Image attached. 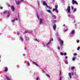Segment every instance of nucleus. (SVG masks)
Here are the masks:
<instances>
[{"mask_svg":"<svg viewBox=\"0 0 80 80\" xmlns=\"http://www.w3.org/2000/svg\"><path fill=\"white\" fill-rule=\"evenodd\" d=\"M46 7L47 8H48V9H49V10H51V9H52V8H51L49 6H48V5Z\"/></svg>","mask_w":80,"mask_h":80,"instance_id":"21","label":"nucleus"},{"mask_svg":"<svg viewBox=\"0 0 80 80\" xmlns=\"http://www.w3.org/2000/svg\"><path fill=\"white\" fill-rule=\"evenodd\" d=\"M51 41H53V39L52 38L51 39V40L49 42H48V43L47 44V45H48L50 44V43H51Z\"/></svg>","mask_w":80,"mask_h":80,"instance_id":"12","label":"nucleus"},{"mask_svg":"<svg viewBox=\"0 0 80 80\" xmlns=\"http://www.w3.org/2000/svg\"><path fill=\"white\" fill-rule=\"evenodd\" d=\"M0 9H3V7H0Z\"/></svg>","mask_w":80,"mask_h":80,"instance_id":"44","label":"nucleus"},{"mask_svg":"<svg viewBox=\"0 0 80 80\" xmlns=\"http://www.w3.org/2000/svg\"><path fill=\"white\" fill-rule=\"evenodd\" d=\"M60 55H63V53L62 52H61Z\"/></svg>","mask_w":80,"mask_h":80,"instance_id":"34","label":"nucleus"},{"mask_svg":"<svg viewBox=\"0 0 80 80\" xmlns=\"http://www.w3.org/2000/svg\"><path fill=\"white\" fill-rule=\"evenodd\" d=\"M71 34H73V33H75V30H73L72 31V32H70Z\"/></svg>","mask_w":80,"mask_h":80,"instance_id":"16","label":"nucleus"},{"mask_svg":"<svg viewBox=\"0 0 80 80\" xmlns=\"http://www.w3.org/2000/svg\"><path fill=\"white\" fill-rule=\"evenodd\" d=\"M32 62L33 64H34V65H36L37 67H39V66H38V65L37 64V62H34L33 61H32Z\"/></svg>","mask_w":80,"mask_h":80,"instance_id":"8","label":"nucleus"},{"mask_svg":"<svg viewBox=\"0 0 80 80\" xmlns=\"http://www.w3.org/2000/svg\"><path fill=\"white\" fill-rule=\"evenodd\" d=\"M15 21V19H13L12 21V22H14Z\"/></svg>","mask_w":80,"mask_h":80,"instance_id":"33","label":"nucleus"},{"mask_svg":"<svg viewBox=\"0 0 80 80\" xmlns=\"http://www.w3.org/2000/svg\"><path fill=\"white\" fill-rule=\"evenodd\" d=\"M72 5H75V4L76 5H78V2L75 0H72Z\"/></svg>","mask_w":80,"mask_h":80,"instance_id":"1","label":"nucleus"},{"mask_svg":"<svg viewBox=\"0 0 80 80\" xmlns=\"http://www.w3.org/2000/svg\"><path fill=\"white\" fill-rule=\"evenodd\" d=\"M74 74H75V73H74L73 72H71V75H74Z\"/></svg>","mask_w":80,"mask_h":80,"instance_id":"29","label":"nucleus"},{"mask_svg":"<svg viewBox=\"0 0 80 80\" xmlns=\"http://www.w3.org/2000/svg\"><path fill=\"white\" fill-rule=\"evenodd\" d=\"M67 10L68 13H70V7L68 6L67 8Z\"/></svg>","mask_w":80,"mask_h":80,"instance_id":"2","label":"nucleus"},{"mask_svg":"<svg viewBox=\"0 0 80 80\" xmlns=\"http://www.w3.org/2000/svg\"><path fill=\"white\" fill-rule=\"evenodd\" d=\"M79 42H80V41H79V40H78L77 41V43H79Z\"/></svg>","mask_w":80,"mask_h":80,"instance_id":"46","label":"nucleus"},{"mask_svg":"<svg viewBox=\"0 0 80 80\" xmlns=\"http://www.w3.org/2000/svg\"><path fill=\"white\" fill-rule=\"evenodd\" d=\"M74 56H76L77 55V53H74L73 54Z\"/></svg>","mask_w":80,"mask_h":80,"instance_id":"37","label":"nucleus"},{"mask_svg":"<svg viewBox=\"0 0 80 80\" xmlns=\"http://www.w3.org/2000/svg\"><path fill=\"white\" fill-rule=\"evenodd\" d=\"M53 30H55V29L57 28V27L56 26V24H54V25L53 26Z\"/></svg>","mask_w":80,"mask_h":80,"instance_id":"4","label":"nucleus"},{"mask_svg":"<svg viewBox=\"0 0 80 80\" xmlns=\"http://www.w3.org/2000/svg\"><path fill=\"white\" fill-rule=\"evenodd\" d=\"M58 50H60V47L58 46V48H57Z\"/></svg>","mask_w":80,"mask_h":80,"instance_id":"41","label":"nucleus"},{"mask_svg":"<svg viewBox=\"0 0 80 80\" xmlns=\"http://www.w3.org/2000/svg\"><path fill=\"white\" fill-rule=\"evenodd\" d=\"M37 17H38V19L39 18V17L38 16H37Z\"/></svg>","mask_w":80,"mask_h":80,"instance_id":"53","label":"nucleus"},{"mask_svg":"<svg viewBox=\"0 0 80 80\" xmlns=\"http://www.w3.org/2000/svg\"><path fill=\"white\" fill-rule=\"evenodd\" d=\"M39 79V77H37L36 78V80H38V79Z\"/></svg>","mask_w":80,"mask_h":80,"instance_id":"40","label":"nucleus"},{"mask_svg":"<svg viewBox=\"0 0 80 80\" xmlns=\"http://www.w3.org/2000/svg\"><path fill=\"white\" fill-rule=\"evenodd\" d=\"M68 75H69L70 78H72V76H71V73H68Z\"/></svg>","mask_w":80,"mask_h":80,"instance_id":"17","label":"nucleus"},{"mask_svg":"<svg viewBox=\"0 0 80 80\" xmlns=\"http://www.w3.org/2000/svg\"><path fill=\"white\" fill-rule=\"evenodd\" d=\"M65 58V59H67V58H68V57H67V56H66Z\"/></svg>","mask_w":80,"mask_h":80,"instance_id":"47","label":"nucleus"},{"mask_svg":"<svg viewBox=\"0 0 80 80\" xmlns=\"http://www.w3.org/2000/svg\"><path fill=\"white\" fill-rule=\"evenodd\" d=\"M77 11V9L76 8H75L74 9V10H73V12H75L76 11Z\"/></svg>","mask_w":80,"mask_h":80,"instance_id":"24","label":"nucleus"},{"mask_svg":"<svg viewBox=\"0 0 80 80\" xmlns=\"http://www.w3.org/2000/svg\"><path fill=\"white\" fill-rule=\"evenodd\" d=\"M4 72H6L7 71H8V68H7V67H5V68L4 69Z\"/></svg>","mask_w":80,"mask_h":80,"instance_id":"13","label":"nucleus"},{"mask_svg":"<svg viewBox=\"0 0 80 80\" xmlns=\"http://www.w3.org/2000/svg\"><path fill=\"white\" fill-rule=\"evenodd\" d=\"M20 39L21 40V41H22V42H23V38L22 37H20Z\"/></svg>","mask_w":80,"mask_h":80,"instance_id":"18","label":"nucleus"},{"mask_svg":"<svg viewBox=\"0 0 80 80\" xmlns=\"http://www.w3.org/2000/svg\"><path fill=\"white\" fill-rule=\"evenodd\" d=\"M8 11L6 10L3 12V14H7V13H8Z\"/></svg>","mask_w":80,"mask_h":80,"instance_id":"9","label":"nucleus"},{"mask_svg":"<svg viewBox=\"0 0 80 80\" xmlns=\"http://www.w3.org/2000/svg\"><path fill=\"white\" fill-rule=\"evenodd\" d=\"M55 8L57 9V8H58V5H56L55 6Z\"/></svg>","mask_w":80,"mask_h":80,"instance_id":"25","label":"nucleus"},{"mask_svg":"<svg viewBox=\"0 0 80 80\" xmlns=\"http://www.w3.org/2000/svg\"><path fill=\"white\" fill-rule=\"evenodd\" d=\"M67 28H66V29L64 30V31H67Z\"/></svg>","mask_w":80,"mask_h":80,"instance_id":"52","label":"nucleus"},{"mask_svg":"<svg viewBox=\"0 0 80 80\" xmlns=\"http://www.w3.org/2000/svg\"><path fill=\"white\" fill-rule=\"evenodd\" d=\"M65 63L66 64H68V62L67 61L65 62Z\"/></svg>","mask_w":80,"mask_h":80,"instance_id":"38","label":"nucleus"},{"mask_svg":"<svg viewBox=\"0 0 80 80\" xmlns=\"http://www.w3.org/2000/svg\"><path fill=\"white\" fill-rule=\"evenodd\" d=\"M10 13L9 12H8V14H7V17H10Z\"/></svg>","mask_w":80,"mask_h":80,"instance_id":"14","label":"nucleus"},{"mask_svg":"<svg viewBox=\"0 0 80 80\" xmlns=\"http://www.w3.org/2000/svg\"><path fill=\"white\" fill-rule=\"evenodd\" d=\"M42 73H45V71H44V70H42Z\"/></svg>","mask_w":80,"mask_h":80,"instance_id":"51","label":"nucleus"},{"mask_svg":"<svg viewBox=\"0 0 80 80\" xmlns=\"http://www.w3.org/2000/svg\"><path fill=\"white\" fill-rule=\"evenodd\" d=\"M24 0H20V2H23Z\"/></svg>","mask_w":80,"mask_h":80,"instance_id":"45","label":"nucleus"},{"mask_svg":"<svg viewBox=\"0 0 80 80\" xmlns=\"http://www.w3.org/2000/svg\"><path fill=\"white\" fill-rule=\"evenodd\" d=\"M35 40L36 42H40L38 40H37V39H35Z\"/></svg>","mask_w":80,"mask_h":80,"instance_id":"28","label":"nucleus"},{"mask_svg":"<svg viewBox=\"0 0 80 80\" xmlns=\"http://www.w3.org/2000/svg\"><path fill=\"white\" fill-rule=\"evenodd\" d=\"M43 20L42 19H40V23L41 24V23H43Z\"/></svg>","mask_w":80,"mask_h":80,"instance_id":"11","label":"nucleus"},{"mask_svg":"<svg viewBox=\"0 0 80 80\" xmlns=\"http://www.w3.org/2000/svg\"><path fill=\"white\" fill-rule=\"evenodd\" d=\"M25 48V50H26V49H27V48Z\"/></svg>","mask_w":80,"mask_h":80,"instance_id":"56","label":"nucleus"},{"mask_svg":"<svg viewBox=\"0 0 80 80\" xmlns=\"http://www.w3.org/2000/svg\"><path fill=\"white\" fill-rule=\"evenodd\" d=\"M5 77L8 80H10V79L9 77H8L7 76H5Z\"/></svg>","mask_w":80,"mask_h":80,"instance_id":"19","label":"nucleus"},{"mask_svg":"<svg viewBox=\"0 0 80 80\" xmlns=\"http://www.w3.org/2000/svg\"><path fill=\"white\" fill-rule=\"evenodd\" d=\"M56 22H57L56 20L53 21V23H54V24H55V23Z\"/></svg>","mask_w":80,"mask_h":80,"instance_id":"31","label":"nucleus"},{"mask_svg":"<svg viewBox=\"0 0 80 80\" xmlns=\"http://www.w3.org/2000/svg\"><path fill=\"white\" fill-rule=\"evenodd\" d=\"M80 48V47H78L77 48V50H79V49Z\"/></svg>","mask_w":80,"mask_h":80,"instance_id":"30","label":"nucleus"},{"mask_svg":"<svg viewBox=\"0 0 80 80\" xmlns=\"http://www.w3.org/2000/svg\"><path fill=\"white\" fill-rule=\"evenodd\" d=\"M59 80H62V76L60 77V79Z\"/></svg>","mask_w":80,"mask_h":80,"instance_id":"49","label":"nucleus"},{"mask_svg":"<svg viewBox=\"0 0 80 80\" xmlns=\"http://www.w3.org/2000/svg\"><path fill=\"white\" fill-rule=\"evenodd\" d=\"M52 17H53V18H54V19H56V18H57V17L55 15H53L52 16Z\"/></svg>","mask_w":80,"mask_h":80,"instance_id":"15","label":"nucleus"},{"mask_svg":"<svg viewBox=\"0 0 80 80\" xmlns=\"http://www.w3.org/2000/svg\"><path fill=\"white\" fill-rule=\"evenodd\" d=\"M7 5H8V7H10V5L8 3H7Z\"/></svg>","mask_w":80,"mask_h":80,"instance_id":"32","label":"nucleus"},{"mask_svg":"<svg viewBox=\"0 0 80 80\" xmlns=\"http://www.w3.org/2000/svg\"><path fill=\"white\" fill-rule=\"evenodd\" d=\"M71 70H73V69H75V67L73 66H72L71 68Z\"/></svg>","mask_w":80,"mask_h":80,"instance_id":"20","label":"nucleus"},{"mask_svg":"<svg viewBox=\"0 0 80 80\" xmlns=\"http://www.w3.org/2000/svg\"><path fill=\"white\" fill-rule=\"evenodd\" d=\"M75 58H73L72 59V60H73V61H75Z\"/></svg>","mask_w":80,"mask_h":80,"instance_id":"42","label":"nucleus"},{"mask_svg":"<svg viewBox=\"0 0 80 80\" xmlns=\"http://www.w3.org/2000/svg\"><path fill=\"white\" fill-rule=\"evenodd\" d=\"M63 27H65V24H64L63 25Z\"/></svg>","mask_w":80,"mask_h":80,"instance_id":"54","label":"nucleus"},{"mask_svg":"<svg viewBox=\"0 0 80 80\" xmlns=\"http://www.w3.org/2000/svg\"><path fill=\"white\" fill-rule=\"evenodd\" d=\"M56 11L57 13H58V9H57Z\"/></svg>","mask_w":80,"mask_h":80,"instance_id":"50","label":"nucleus"},{"mask_svg":"<svg viewBox=\"0 0 80 80\" xmlns=\"http://www.w3.org/2000/svg\"><path fill=\"white\" fill-rule=\"evenodd\" d=\"M59 41L61 42H60V43L61 44V45L62 46V45H63V41L62 40H61V39H59Z\"/></svg>","mask_w":80,"mask_h":80,"instance_id":"3","label":"nucleus"},{"mask_svg":"<svg viewBox=\"0 0 80 80\" xmlns=\"http://www.w3.org/2000/svg\"><path fill=\"white\" fill-rule=\"evenodd\" d=\"M61 74H62V72L60 71V73L59 74V75H61Z\"/></svg>","mask_w":80,"mask_h":80,"instance_id":"39","label":"nucleus"},{"mask_svg":"<svg viewBox=\"0 0 80 80\" xmlns=\"http://www.w3.org/2000/svg\"><path fill=\"white\" fill-rule=\"evenodd\" d=\"M64 55L65 56L66 55H67V53L66 52H65L64 54Z\"/></svg>","mask_w":80,"mask_h":80,"instance_id":"35","label":"nucleus"},{"mask_svg":"<svg viewBox=\"0 0 80 80\" xmlns=\"http://www.w3.org/2000/svg\"><path fill=\"white\" fill-rule=\"evenodd\" d=\"M68 17H70V15L68 14Z\"/></svg>","mask_w":80,"mask_h":80,"instance_id":"48","label":"nucleus"},{"mask_svg":"<svg viewBox=\"0 0 80 80\" xmlns=\"http://www.w3.org/2000/svg\"><path fill=\"white\" fill-rule=\"evenodd\" d=\"M28 32V31H25L24 32H23V33L24 34L25 33H27V32Z\"/></svg>","mask_w":80,"mask_h":80,"instance_id":"27","label":"nucleus"},{"mask_svg":"<svg viewBox=\"0 0 80 80\" xmlns=\"http://www.w3.org/2000/svg\"><path fill=\"white\" fill-rule=\"evenodd\" d=\"M71 9L72 10H73V7L71 6Z\"/></svg>","mask_w":80,"mask_h":80,"instance_id":"43","label":"nucleus"},{"mask_svg":"<svg viewBox=\"0 0 80 80\" xmlns=\"http://www.w3.org/2000/svg\"><path fill=\"white\" fill-rule=\"evenodd\" d=\"M11 8L12 9V11H14V10H15V7H14V6H11Z\"/></svg>","mask_w":80,"mask_h":80,"instance_id":"7","label":"nucleus"},{"mask_svg":"<svg viewBox=\"0 0 80 80\" xmlns=\"http://www.w3.org/2000/svg\"><path fill=\"white\" fill-rule=\"evenodd\" d=\"M18 20V19L17 18H16V20Z\"/></svg>","mask_w":80,"mask_h":80,"instance_id":"55","label":"nucleus"},{"mask_svg":"<svg viewBox=\"0 0 80 80\" xmlns=\"http://www.w3.org/2000/svg\"><path fill=\"white\" fill-rule=\"evenodd\" d=\"M57 10V9H56V8H55V9H53L52 12H54V11H56V10Z\"/></svg>","mask_w":80,"mask_h":80,"instance_id":"23","label":"nucleus"},{"mask_svg":"<svg viewBox=\"0 0 80 80\" xmlns=\"http://www.w3.org/2000/svg\"><path fill=\"white\" fill-rule=\"evenodd\" d=\"M47 12H48V13H51V11H50V10H47Z\"/></svg>","mask_w":80,"mask_h":80,"instance_id":"22","label":"nucleus"},{"mask_svg":"<svg viewBox=\"0 0 80 80\" xmlns=\"http://www.w3.org/2000/svg\"><path fill=\"white\" fill-rule=\"evenodd\" d=\"M25 39L26 41H28V40H29V38H28V37H27V36H25Z\"/></svg>","mask_w":80,"mask_h":80,"instance_id":"10","label":"nucleus"},{"mask_svg":"<svg viewBox=\"0 0 80 80\" xmlns=\"http://www.w3.org/2000/svg\"><path fill=\"white\" fill-rule=\"evenodd\" d=\"M43 5H44V6L45 5L46 7H47L48 5V4H47V3L43 1Z\"/></svg>","mask_w":80,"mask_h":80,"instance_id":"6","label":"nucleus"},{"mask_svg":"<svg viewBox=\"0 0 80 80\" xmlns=\"http://www.w3.org/2000/svg\"><path fill=\"white\" fill-rule=\"evenodd\" d=\"M47 76H48V77H49V78H50V76L48 74H47Z\"/></svg>","mask_w":80,"mask_h":80,"instance_id":"36","label":"nucleus"},{"mask_svg":"<svg viewBox=\"0 0 80 80\" xmlns=\"http://www.w3.org/2000/svg\"><path fill=\"white\" fill-rule=\"evenodd\" d=\"M20 1H18V2L17 3V0H15V2L16 3L17 5H20Z\"/></svg>","mask_w":80,"mask_h":80,"instance_id":"5","label":"nucleus"},{"mask_svg":"<svg viewBox=\"0 0 80 80\" xmlns=\"http://www.w3.org/2000/svg\"><path fill=\"white\" fill-rule=\"evenodd\" d=\"M27 64L28 66H30V62L28 61L27 62Z\"/></svg>","mask_w":80,"mask_h":80,"instance_id":"26","label":"nucleus"},{"mask_svg":"<svg viewBox=\"0 0 80 80\" xmlns=\"http://www.w3.org/2000/svg\"><path fill=\"white\" fill-rule=\"evenodd\" d=\"M63 1H64V0H62Z\"/></svg>","mask_w":80,"mask_h":80,"instance_id":"57","label":"nucleus"}]
</instances>
